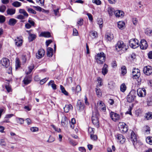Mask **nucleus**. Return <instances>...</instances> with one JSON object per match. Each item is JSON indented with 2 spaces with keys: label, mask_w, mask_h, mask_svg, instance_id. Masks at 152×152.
<instances>
[{
  "label": "nucleus",
  "mask_w": 152,
  "mask_h": 152,
  "mask_svg": "<svg viewBox=\"0 0 152 152\" xmlns=\"http://www.w3.org/2000/svg\"><path fill=\"white\" fill-rule=\"evenodd\" d=\"M95 58L97 64H102L105 61L106 55L103 52H101L95 55Z\"/></svg>",
  "instance_id": "nucleus-1"
},
{
  "label": "nucleus",
  "mask_w": 152,
  "mask_h": 152,
  "mask_svg": "<svg viewBox=\"0 0 152 152\" xmlns=\"http://www.w3.org/2000/svg\"><path fill=\"white\" fill-rule=\"evenodd\" d=\"M99 114L97 110L94 112H93L92 117V121L93 124L96 127L98 128L99 126Z\"/></svg>",
  "instance_id": "nucleus-2"
},
{
  "label": "nucleus",
  "mask_w": 152,
  "mask_h": 152,
  "mask_svg": "<svg viewBox=\"0 0 152 152\" xmlns=\"http://www.w3.org/2000/svg\"><path fill=\"white\" fill-rule=\"evenodd\" d=\"M125 45L123 42L122 41H118L115 45V49L117 51L121 50L124 51L126 50V49L125 48Z\"/></svg>",
  "instance_id": "nucleus-3"
},
{
  "label": "nucleus",
  "mask_w": 152,
  "mask_h": 152,
  "mask_svg": "<svg viewBox=\"0 0 152 152\" xmlns=\"http://www.w3.org/2000/svg\"><path fill=\"white\" fill-rule=\"evenodd\" d=\"M129 46L133 48H136L139 46V42L136 39H132L129 41Z\"/></svg>",
  "instance_id": "nucleus-4"
},
{
  "label": "nucleus",
  "mask_w": 152,
  "mask_h": 152,
  "mask_svg": "<svg viewBox=\"0 0 152 152\" xmlns=\"http://www.w3.org/2000/svg\"><path fill=\"white\" fill-rule=\"evenodd\" d=\"M127 126L126 124L123 122H120L118 124L119 130L124 133L126 132L127 131Z\"/></svg>",
  "instance_id": "nucleus-5"
},
{
  "label": "nucleus",
  "mask_w": 152,
  "mask_h": 152,
  "mask_svg": "<svg viewBox=\"0 0 152 152\" xmlns=\"http://www.w3.org/2000/svg\"><path fill=\"white\" fill-rule=\"evenodd\" d=\"M14 41L15 45L18 47H20L22 45L23 40L22 37H17L14 39Z\"/></svg>",
  "instance_id": "nucleus-6"
},
{
  "label": "nucleus",
  "mask_w": 152,
  "mask_h": 152,
  "mask_svg": "<svg viewBox=\"0 0 152 152\" xmlns=\"http://www.w3.org/2000/svg\"><path fill=\"white\" fill-rule=\"evenodd\" d=\"M110 116L112 120L114 121H118L121 118L119 114L114 112H111L110 113Z\"/></svg>",
  "instance_id": "nucleus-7"
},
{
  "label": "nucleus",
  "mask_w": 152,
  "mask_h": 152,
  "mask_svg": "<svg viewBox=\"0 0 152 152\" xmlns=\"http://www.w3.org/2000/svg\"><path fill=\"white\" fill-rule=\"evenodd\" d=\"M132 74L134 79L138 78L140 75V70L137 68H134L132 70Z\"/></svg>",
  "instance_id": "nucleus-8"
},
{
  "label": "nucleus",
  "mask_w": 152,
  "mask_h": 152,
  "mask_svg": "<svg viewBox=\"0 0 152 152\" xmlns=\"http://www.w3.org/2000/svg\"><path fill=\"white\" fill-rule=\"evenodd\" d=\"M10 63L9 60L6 58H3L0 62V64L5 68H7L10 65Z\"/></svg>",
  "instance_id": "nucleus-9"
},
{
  "label": "nucleus",
  "mask_w": 152,
  "mask_h": 152,
  "mask_svg": "<svg viewBox=\"0 0 152 152\" xmlns=\"http://www.w3.org/2000/svg\"><path fill=\"white\" fill-rule=\"evenodd\" d=\"M97 107L98 109L103 112H105L106 110L104 103L101 101H100L97 102Z\"/></svg>",
  "instance_id": "nucleus-10"
},
{
  "label": "nucleus",
  "mask_w": 152,
  "mask_h": 152,
  "mask_svg": "<svg viewBox=\"0 0 152 152\" xmlns=\"http://www.w3.org/2000/svg\"><path fill=\"white\" fill-rule=\"evenodd\" d=\"M32 80V76L31 75H26L24 77L23 82L25 85H27L30 83Z\"/></svg>",
  "instance_id": "nucleus-11"
},
{
  "label": "nucleus",
  "mask_w": 152,
  "mask_h": 152,
  "mask_svg": "<svg viewBox=\"0 0 152 152\" xmlns=\"http://www.w3.org/2000/svg\"><path fill=\"white\" fill-rule=\"evenodd\" d=\"M138 96L140 97H144L146 94V90L144 88H139L137 90Z\"/></svg>",
  "instance_id": "nucleus-12"
},
{
  "label": "nucleus",
  "mask_w": 152,
  "mask_h": 152,
  "mask_svg": "<svg viewBox=\"0 0 152 152\" xmlns=\"http://www.w3.org/2000/svg\"><path fill=\"white\" fill-rule=\"evenodd\" d=\"M143 72L146 75H149L152 73V68L150 66H145L143 68Z\"/></svg>",
  "instance_id": "nucleus-13"
},
{
  "label": "nucleus",
  "mask_w": 152,
  "mask_h": 152,
  "mask_svg": "<svg viewBox=\"0 0 152 152\" xmlns=\"http://www.w3.org/2000/svg\"><path fill=\"white\" fill-rule=\"evenodd\" d=\"M140 48L142 50H145L148 47V45L146 41L144 39H142L141 40L140 45Z\"/></svg>",
  "instance_id": "nucleus-14"
},
{
  "label": "nucleus",
  "mask_w": 152,
  "mask_h": 152,
  "mask_svg": "<svg viewBox=\"0 0 152 152\" xmlns=\"http://www.w3.org/2000/svg\"><path fill=\"white\" fill-rule=\"evenodd\" d=\"M116 137L117 139V141L121 144H123L125 141V138L121 134H117Z\"/></svg>",
  "instance_id": "nucleus-15"
},
{
  "label": "nucleus",
  "mask_w": 152,
  "mask_h": 152,
  "mask_svg": "<svg viewBox=\"0 0 152 152\" xmlns=\"http://www.w3.org/2000/svg\"><path fill=\"white\" fill-rule=\"evenodd\" d=\"M45 51L42 49H39L37 53H36V56L37 58L39 59L41 58L44 56L45 55Z\"/></svg>",
  "instance_id": "nucleus-16"
},
{
  "label": "nucleus",
  "mask_w": 152,
  "mask_h": 152,
  "mask_svg": "<svg viewBox=\"0 0 152 152\" xmlns=\"http://www.w3.org/2000/svg\"><path fill=\"white\" fill-rule=\"evenodd\" d=\"M131 140L134 145L135 143L137 142V138L136 135L133 131H132L131 133Z\"/></svg>",
  "instance_id": "nucleus-17"
},
{
  "label": "nucleus",
  "mask_w": 152,
  "mask_h": 152,
  "mask_svg": "<svg viewBox=\"0 0 152 152\" xmlns=\"http://www.w3.org/2000/svg\"><path fill=\"white\" fill-rule=\"evenodd\" d=\"M135 97L134 95L132 94V93H130L128 96L127 97V101L130 103L132 102Z\"/></svg>",
  "instance_id": "nucleus-18"
},
{
  "label": "nucleus",
  "mask_w": 152,
  "mask_h": 152,
  "mask_svg": "<svg viewBox=\"0 0 152 152\" xmlns=\"http://www.w3.org/2000/svg\"><path fill=\"white\" fill-rule=\"evenodd\" d=\"M61 124L63 126L65 127L68 124V121L66 117H62L61 121Z\"/></svg>",
  "instance_id": "nucleus-19"
},
{
  "label": "nucleus",
  "mask_w": 152,
  "mask_h": 152,
  "mask_svg": "<svg viewBox=\"0 0 152 152\" xmlns=\"http://www.w3.org/2000/svg\"><path fill=\"white\" fill-rule=\"evenodd\" d=\"M115 15L117 17H123L124 15V13L120 10H117L115 12Z\"/></svg>",
  "instance_id": "nucleus-20"
},
{
  "label": "nucleus",
  "mask_w": 152,
  "mask_h": 152,
  "mask_svg": "<svg viewBox=\"0 0 152 152\" xmlns=\"http://www.w3.org/2000/svg\"><path fill=\"white\" fill-rule=\"evenodd\" d=\"M64 109L65 112L68 113L70 110L73 109V107L71 104L66 105Z\"/></svg>",
  "instance_id": "nucleus-21"
},
{
  "label": "nucleus",
  "mask_w": 152,
  "mask_h": 152,
  "mask_svg": "<svg viewBox=\"0 0 152 152\" xmlns=\"http://www.w3.org/2000/svg\"><path fill=\"white\" fill-rule=\"evenodd\" d=\"M107 11L110 16H112L115 13V11L114 9L111 7H108L107 8Z\"/></svg>",
  "instance_id": "nucleus-22"
},
{
  "label": "nucleus",
  "mask_w": 152,
  "mask_h": 152,
  "mask_svg": "<svg viewBox=\"0 0 152 152\" xmlns=\"http://www.w3.org/2000/svg\"><path fill=\"white\" fill-rule=\"evenodd\" d=\"M7 15H11L15 14V10L13 8H8L7 10Z\"/></svg>",
  "instance_id": "nucleus-23"
},
{
  "label": "nucleus",
  "mask_w": 152,
  "mask_h": 152,
  "mask_svg": "<svg viewBox=\"0 0 152 152\" xmlns=\"http://www.w3.org/2000/svg\"><path fill=\"white\" fill-rule=\"evenodd\" d=\"M77 106L79 108V110L80 111L83 110L84 108V105L82 103L80 100H78L77 104Z\"/></svg>",
  "instance_id": "nucleus-24"
},
{
  "label": "nucleus",
  "mask_w": 152,
  "mask_h": 152,
  "mask_svg": "<svg viewBox=\"0 0 152 152\" xmlns=\"http://www.w3.org/2000/svg\"><path fill=\"white\" fill-rule=\"evenodd\" d=\"M105 37L109 41H111L114 38L113 34L111 33H107L106 34Z\"/></svg>",
  "instance_id": "nucleus-25"
},
{
  "label": "nucleus",
  "mask_w": 152,
  "mask_h": 152,
  "mask_svg": "<svg viewBox=\"0 0 152 152\" xmlns=\"http://www.w3.org/2000/svg\"><path fill=\"white\" fill-rule=\"evenodd\" d=\"M53 49L50 47H48L47 48V54L48 56L50 57H52L53 55Z\"/></svg>",
  "instance_id": "nucleus-26"
},
{
  "label": "nucleus",
  "mask_w": 152,
  "mask_h": 152,
  "mask_svg": "<svg viewBox=\"0 0 152 152\" xmlns=\"http://www.w3.org/2000/svg\"><path fill=\"white\" fill-rule=\"evenodd\" d=\"M108 71V66L104 64L102 69V73L103 75H105L107 73Z\"/></svg>",
  "instance_id": "nucleus-27"
},
{
  "label": "nucleus",
  "mask_w": 152,
  "mask_h": 152,
  "mask_svg": "<svg viewBox=\"0 0 152 152\" xmlns=\"http://www.w3.org/2000/svg\"><path fill=\"white\" fill-rule=\"evenodd\" d=\"M40 36L45 37H50V34L49 32H42L40 34Z\"/></svg>",
  "instance_id": "nucleus-28"
},
{
  "label": "nucleus",
  "mask_w": 152,
  "mask_h": 152,
  "mask_svg": "<svg viewBox=\"0 0 152 152\" xmlns=\"http://www.w3.org/2000/svg\"><path fill=\"white\" fill-rule=\"evenodd\" d=\"M90 36L93 39L97 37L98 36L97 32L95 31H91L89 33Z\"/></svg>",
  "instance_id": "nucleus-29"
},
{
  "label": "nucleus",
  "mask_w": 152,
  "mask_h": 152,
  "mask_svg": "<svg viewBox=\"0 0 152 152\" xmlns=\"http://www.w3.org/2000/svg\"><path fill=\"white\" fill-rule=\"evenodd\" d=\"M49 86H51L53 90L56 89V85L55 84L54 81L53 80H51L48 83Z\"/></svg>",
  "instance_id": "nucleus-30"
},
{
  "label": "nucleus",
  "mask_w": 152,
  "mask_h": 152,
  "mask_svg": "<svg viewBox=\"0 0 152 152\" xmlns=\"http://www.w3.org/2000/svg\"><path fill=\"white\" fill-rule=\"evenodd\" d=\"M125 24L122 21H119L118 23V27L120 29H122L124 28Z\"/></svg>",
  "instance_id": "nucleus-31"
},
{
  "label": "nucleus",
  "mask_w": 152,
  "mask_h": 152,
  "mask_svg": "<svg viewBox=\"0 0 152 152\" xmlns=\"http://www.w3.org/2000/svg\"><path fill=\"white\" fill-rule=\"evenodd\" d=\"M17 20L14 18L10 19L9 21V24L10 26H14L17 23Z\"/></svg>",
  "instance_id": "nucleus-32"
},
{
  "label": "nucleus",
  "mask_w": 152,
  "mask_h": 152,
  "mask_svg": "<svg viewBox=\"0 0 152 152\" xmlns=\"http://www.w3.org/2000/svg\"><path fill=\"white\" fill-rule=\"evenodd\" d=\"M96 91L97 95L98 97H100L102 95V92L101 90L97 86L96 87Z\"/></svg>",
  "instance_id": "nucleus-33"
},
{
  "label": "nucleus",
  "mask_w": 152,
  "mask_h": 152,
  "mask_svg": "<svg viewBox=\"0 0 152 152\" xmlns=\"http://www.w3.org/2000/svg\"><path fill=\"white\" fill-rule=\"evenodd\" d=\"M15 120L17 121V123L20 124H22L24 123V120L23 118L16 117L15 118Z\"/></svg>",
  "instance_id": "nucleus-34"
},
{
  "label": "nucleus",
  "mask_w": 152,
  "mask_h": 152,
  "mask_svg": "<svg viewBox=\"0 0 152 152\" xmlns=\"http://www.w3.org/2000/svg\"><path fill=\"white\" fill-rule=\"evenodd\" d=\"M19 12L20 14H22L23 15V16L27 17L28 16V14L25 11V10L23 9H20L19 10Z\"/></svg>",
  "instance_id": "nucleus-35"
},
{
  "label": "nucleus",
  "mask_w": 152,
  "mask_h": 152,
  "mask_svg": "<svg viewBox=\"0 0 152 152\" xmlns=\"http://www.w3.org/2000/svg\"><path fill=\"white\" fill-rule=\"evenodd\" d=\"M152 114H151V113L148 112V113H147L145 115V118L147 120L151 119L152 118Z\"/></svg>",
  "instance_id": "nucleus-36"
},
{
  "label": "nucleus",
  "mask_w": 152,
  "mask_h": 152,
  "mask_svg": "<svg viewBox=\"0 0 152 152\" xmlns=\"http://www.w3.org/2000/svg\"><path fill=\"white\" fill-rule=\"evenodd\" d=\"M12 5L15 7H18L21 6V3L19 2L15 1L12 3Z\"/></svg>",
  "instance_id": "nucleus-37"
},
{
  "label": "nucleus",
  "mask_w": 152,
  "mask_h": 152,
  "mask_svg": "<svg viewBox=\"0 0 152 152\" xmlns=\"http://www.w3.org/2000/svg\"><path fill=\"white\" fill-rule=\"evenodd\" d=\"M126 87L124 83L122 84L120 86V90L122 92H124L126 90Z\"/></svg>",
  "instance_id": "nucleus-38"
},
{
  "label": "nucleus",
  "mask_w": 152,
  "mask_h": 152,
  "mask_svg": "<svg viewBox=\"0 0 152 152\" xmlns=\"http://www.w3.org/2000/svg\"><path fill=\"white\" fill-rule=\"evenodd\" d=\"M36 36L34 34H29L28 39L30 41L33 40L36 38Z\"/></svg>",
  "instance_id": "nucleus-39"
},
{
  "label": "nucleus",
  "mask_w": 152,
  "mask_h": 152,
  "mask_svg": "<svg viewBox=\"0 0 152 152\" xmlns=\"http://www.w3.org/2000/svg\"><path fill=\"white\" fill-rule=\"evenodd\" d=\"M98 24L99 26V28L101 29L102 27V24L103 23V21L102 19L99 18L97 20Z\"/></svg>",
  "instance_id": "nucleus-40"
},
{
  "label": "nucleus",
  "mask_w": 152,
  "mask_h": 152,
  "mask_svg": "<svg viewBox=\"0 0 152 152\" xmlns=\"http://www.w3.org/2000/svg\"><path fill=\"white\" fill-rule=\"evenodd\" d=\"M152 98L151 96L148 98L147 104L148 106H151L152 104Z\"/></svg>",
  "instance_id": "nucleus-41"
},
{
  "label": "nucleus",
  "mask_w": 152,
  "mask_h": 152,
  "mask_svg": "<svg viewBox=\"0 0 152 152\" xmlns=\"http://www.w3.org/2000/svg\"><path fill=\"white\" fill-rule=\"evenodd\" d=\"M60 88L61 91V92L64 94L66 95H68V92L65 90L64 87L61 85L60 86Z\"/></svg>",
  "instance_id": "nucleus-42"
},
{
  "label": "nucleus",
  "mask_w": 152,
  "mask_h": 152,
  "mask_svg": "<svg viewBox=\"0 0 152 152\" xmlns=\"http://www.w3.org/2000/svg\"><path fill=\"white\" fill-rule=\"evenodd\" d=\"M28 23H29V24L32 26H34L35 25V23L32 18H29L28 19Z\"/></svg>",
  "instance_id": "nucleus-43"
},
{
  "label": "nucleus",
  "mask_w": 152,
  "mask_h": 152,
  "mask_svg": "<svg viewBox=\"0 0 152 152\" xmlns=\"http://www.w3.org/2000/svg\"><path fill=\"white\" fill-rule=\"evenodd\" d=\"M121 74L124 75L126 73V69L125 66H123L121 67Z\"/></svg>",
  "instance_id": "nucleus-44"
},
{
  "label": "nucleus",
  "mask_w": 152,
  "mask_h": 152,
  "mask_svg": "<svg viewBox=\"0 0 152 152\" xmlns=\"http://www.w3.org/2000/svg\"><path fill=\"white\" fill-rule=\"evenodd\" d=\"M20 67L19 60L18 58H17L16 59L15 63V69H17Z\"/></svg>",
  "instance_id": "nucleus-45"
},
{
  "label": "nucleus",
  "mask_w": 152,
  "mask_h": 152,
  "mask_svg": "<svg viewBox=\"0 0 152 152\" xmlns=\"http://www.w3.org/2000/svg\"><path fill=\"white\" fill-rule=\"evenodd\" d=\"M94 129L92 127H89L88 129V133L90 135H92L94 133Z\"/></svg>",
  "instance_id": "nucleus-46"
},
{
  "label": "nucleus",
  "mask_w": 152,
  "mask_h": 152,
  "mask_svg": "<svg viewBox=\"0 0 152 152\" xmlns=\"http://www.w3.org/2000/svg\"><path fill=\"white\" fill-rule=\"evenodd\" d=\"M69 140L70 144L72 145L75 146L77 144V142L70 138L69 139Z\"/></svg>",
  "instance_id": "nucleus-47"
},
{
  "label": "nucleus",
  "mask_w": 152,
  "mask_h": 152,
  "mask_svg": "<svg viewBox=\"0 0 152 152\" xmlns=\"http://www.w3.org/2000/svg\"><path fill=\"white\" fill-rule=\"evenodd\" d=\"M97 81L98 82V83L96 86L98 87L99 86H100L102 85V79L100 77H99L97 78Z\"/></svg>",
  "instance_id": "nucleus-48"
},
{
  "label": "nucleus",
  "mask_w": 152,
  "mask_h": 152,
  "mask_svg": "<svg viewBox=\"0 0 152 152\" xmlns=\"http://www.w3.org/2000/svg\"><path fill=\"white\" fill-rule=\"evenodd\" d=\"M6 9V6L4 5L0 6V12H4Z\"/></svg>",
  "instance_id": "nucleus-49"
},
{
  "label": "nucleus",
  "mask_w": 152,
  "mask_h": 152,
  "mask_svg": "<svg viewBox=\"0 0 152 152\" xmlns=\"http://www.w3.org/2000/svg\"><path fill=\"white\" fill-rule=\"evenodd\" d=\"M27 10L28 12L30 13H31L34 14H36V11L31 8H28L27 9Z\"/></svg>",
  "instance_id": "nucleus-50"
},
{
  "label": "nucleus",
  "mask_w": 152,
  "mask_h": 152,
  "mask_svg": "<svg viewBox=\"0 0 152 152\" xmlns=\"http://www.w3.org/2000/svg\"><path fill=\"white\" fill-rule=\"evenodd\" d=\"M49 79V77H45L40 80V83L41 85H43Z\"/></svg>",
  "instance_id": "nucleus-51"
},
{
  "label": "nucleus",
  "mask_w": 152,
  "mask_h": 152,
  "mask_svg": "<svg viewBox=\"0 0 152 152\" xmlns=\"http://www.w3.org/2000/svg\"><path fill=\"white\" fill-rule=\"evenodd\" d=\"M146 142L150 145H152V140L151 139V138L150 137H147L146 139Z\"/></svg>",
  "instance_id": "nucleus-52"
},
{
  "label": "nucleus",
  "mask_w": 152,
  "mask_h": 152,
  "mask_svg": "<svg viewBox=\"0 0 152 152\" xmlns=\"http://www.w3.org/2000/svg\"><path fill=\"white\" fill-rule=\"evenodd\" d=\"M151 32L152 30L149 28H147L145 30V34L148 36L151 35Z\"/></svg>",
  "instance_id": "nucleus-53"
},
{
  "label": "nucleus",
  "mask_w": 152,
  "mask_h": 152,
  "mask_svg": "<svg viewBox=\"0 0 152 152\" xmlns=\"http://www.w3.org/2000/svg\"><path fill=\"white\" fill-rule=\"evenodd\" d=\"M55 138L51 136H49L48 140L47 141V142H53Z\"/></svg>",
  "instance_id": "nucleus-54"
},
{
  "label": "nucleus",
  "mask_w": 152,
  "mask_h": 152,
  "mask_svg": "<svg viewBox=\"0 0 152 152\" xmlns=\"http://www.w3.org/2000/svg\"><path fill=\"white\" fill-rule=\"evenodd\" d=\"M143 129L147 133H149L150 132V128L148 126H145L143 128Z\"/></svg>",
  "instance_id": "nucleus-55"
},
{
  "label": "nucleus",
  "mask_w": 152,
  "mask_h": 152,
  "mask_svg": "<svg viewBox=\"0 0 152 152\" xmlns=\"http://www.w3.org/2000/svg\"><path fill=\"white\" fill-rule=\"evenodd\" d=\"M51 126L52 128H53L56 131L58 132H61V129L60 128L56 127L53 125H51Z\"/></svg>",
  "instance_id": "nucleus-56"
},
{
  "label": "nucleus",
  "mask_w": 152,
  "mask_h": 152,
  "mask_svg": "<svg viewBox=\"0 0 152 152\" xmlns=\"http://www.w3.org/2000/svg\"><path fill=\"white\" fill-rule=\"evenodd\" d=\"M86 15L88 16L89 20L91 21H92L93 20V18L92 15L89 13H87Z\"/></svg>",
  "instance_id": "nucleus-57"
},
{
  "label": "nucleus",
  "mask_w": 152,
  "mask_h": 152,
  "mask_svg": "<svg viewBox=\"0 0 152 152\" xmlns=\"http://www.w3.org/2000/svg\"><path fill=\"white\" fill-rule=\"evenodd\" d=\"M83 23V20L82 18H80L78 20L77 22V24L78 25L80 26H82Z\"/></svg>",
  "instance_id": "nucleus-58"
},
{
  "label": "nucleus",
  "mask_w": 152,
  "mask_h": 152,
  "mask_svg": "<svg viewBox=\"0 0 152 152\" xmlns=\"http://www.w3.org/2000/svg\"><path fill=\"white\" fill-rule=\"evenodd\" d=\"M59 9H57L54 10V14L56 16H59L60 15L59 11Z\"/></svg>",
  "instance_id": "nucleus-59"
},
{
  "label": "nucleus",
  "mask_w": 152,
  "mask_h": 152,
  "mask_svg": "<svg viewBox=\"0 0 152 152\" xmlns=\"http://www.w3.org/2000/svg\"><path fill=\"white\" fill-rule=\"evenodd\" d=\"M93 2L97 5H100L101 4V2L100 0H93Z\"/></svg>",
  "instance_id": "nucleus-60"
},
{
  "label": "nucleus",
  "mask_w": 152,
  "mask_h": 152,
  "mask_svg": "<svg viewBox=\"0 0 152 152\" xmlns=\"http://www.w3.org/2000/svg\"><path fill=\"white\" fill-rule=\"evenodd\" d=\"M0 145H1L5 146L6 145V142L4 139L0 140Z\"/></svg>",
  "instance_id": "nucleus-61"
},
{
  "label": "nucleus",
  "mask_w": 152,
  "mask_h": 152,
  "mask_svg": "<svg viewBox=\"0 0 152 152\" xmlns=\"http://www.w3.org/2000/svg\"><path fill=\"white\" fill-rule=\"evenodd\" d=\"M132 22L134 25H136L138 22V20L136 18H132Z\"/></svg>",
  "instance_id": "nucleus-62"
},
{
  "label": "nucleus",
  "mask_w": 152,
  "mask_h": 152,
  "mask_svg": "<svg viewBox=\"0 0 152 152\" xmlns=\"http://www.w3.org/2000/svg\"><path fill=\"white\" fill-rule=\"evenodd\" d=\"M14 116V114H9L5 115V118H10Z\"/></svg>",
  "instance_id": "nucleus-63"
},
{
  "label": "nucleus",
  "mask_w": 152,
  "mask_h": 152,
  "mask_svg": "<svg viewBox=\"0 0 152 152\" xmlns=\"http://www.w3.org/2000/svg\"><path fill=\"white\" fill-rule=\"evenodd\" d=\"M5 87L8 92H10L12 91V89L9 86L6 85L5 86Z\"/></svg>",
  "instance_id": "nucleus-64"
}]
</instances>
